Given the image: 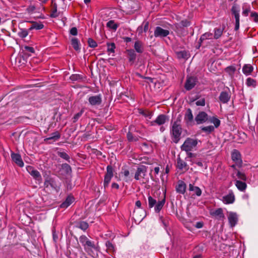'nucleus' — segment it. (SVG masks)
<instances>
[{
  "instance_id": "nucleus-21",
  "label": "nucleus",
  "mask_w": 258,
  "mask_h": 258,
  "mask_svg": "<svg viewBox=\"0 0 258 258\" xmlns=\"http://www.w3.org/2000/svg\"><path fill=\"white\" fill-rule=\"evenodd\" d=\"M176 167L180 170H184L187 171L188 169V166L187 163L182 160L180 157L177 159Z\"/></svg>"
},
{
  "instance_id": "nucleus-8",
  "label": "nucleus",
  "mask_w": 258,
  "mask_h": 258,
  "mask_svg": "<svg viewBox=\"0 0 258 258\" xmlns=\"http://www.w3.org/2000/svg\"><path fill=\"white\" fill-rule=\"evenodd\" d=\"M44 185L45 187L47 188L49 186L56 191H58L59 190V185L57 184L55 180L50 177H47L44 181Z\"/></svg>"
},
{
  "instance_id": "nucleus-5",
  "label": "nucleus",
  "mask_w": 258,
  "mask_h": 258,
  "mask_svg": "<svg viewBox=\"0 0 258 258\" xmlns=\"http://www.w3.org/2000/svg\"><path fill=\"white\" fill-rule=\"evenodd\" d=\"M147 171V167L145 165H140L137 167V170L135 173L134 178L136 180H140L142 178H144L146 175Z\"/></svg>"
},
{
  "instance_id": "nucleus-56",
  "label": "nucleus",
  "mask_w": 258,
  "mask_h": 258,
  "mask_svg": "<svg viewBox=\"0 0 258 258\" xmlns=\"http://www.w3.org/2000/svg\"><path fill=\"white\" fill-rule=\"evenodd\" d=\"M196 104L197 106H204L205 105V99L204 98H202L199 100H198L196 102Z\"/></svg>"
},
{
  "instance_id": "nucleus-28",
  "label": "nucleus",
  "mask_w": 258,
  "mask_h": 258,
  "mask_svg": "<svg viewBox=\"0 0 258 258\" xmlns=\"http://www.w3.org/2000/svg\"><path fill=\"white\" fill-rule=\"evenodd\" d=\"M71 44L74 49L78 52L81 50V44L79 39L77 38H73L71 39Z\"/></svg>"
},
{
  "instance_id": "nucleus-60",
  "label": "nucleus",
  "mask_w": 258,
  "mask_h": 258,
  "mask_svg": "<svg viewBox=\"0 0 258 258\" xmlns=\"http://www.w3.org/2000/svg\"><path fill=\"white\" fill-rule=\"evenodd\" d=\"M58 140V137L50 136V137L45 138L44 139V141L46 142V141H48L49 140H53V141H57Z\"/></svg>"
},
{
  "instance_id": "nucleus-24",
  "label": "nucleus",
  "mask_w": 258,
  "mask_h": 258,
  "mask_svg": "<svg viewBox=\"0 0 258 258\" xmlns=\"http://www.w3.org/2000/svg\"><path fill=\"white\" fill-rule=\"evenodd\" d=\"M74 198L72 196H69L66 200L60 205L61 208H67L70 206L74 201Z\"/></svg>"
},
{
  "instance_id": "nucleus-36",
  "label": "nucleus",
  "mask_w": 258,
  "mask_h": 258,
  "mask_svg": "<svg viewBox=\"0 0 258 258\" xmlns=\"http://www.w3.org/2000/svg\"><path fill=\"white\" fill-rule=\"evenodd\" d=\"M225 71L230 76H233L236 71V68L234 66H228L225 69Z\"/></svg>"
},
{
  "instance_id": "nucleus-12",
  "label": "nucleus",
  "mask_w": 258,
  "mask_h": 258,
  "mask_svg": "<svg viewBox=\"0 0 258 258\" xmlns=\"http://www.w3.org/2000/svg\"><path fill=\"white\" fill-rule=\"evenodd\" d=\"M88 101L92 106H98L102 103V96L101 94L92 96L89 97Z\"/></svg>"
},
{
  "instance_id": "nucleus-23",
  "label": "nucleus",
  "mask_w": 258,
  "mask_h": 258,
  "mask_svg": "<svg viewBox=\"0 0 258 258\" xmlns=\"http://www.w3.org/2000/svg\"><path fill=\"white\" fill-rule=\"evenodd\" d=\"M75 226L83 231H86L89 227V224L87 222L83 221H77L75 222Z\"/></svg>"
},
{
  "instance_id": "nucleus-25",
  "label": "nucleus",
  "mask_w": 258,
  "mask_h": 258,
  "mask_svg": "<svg viewBox=\"0 0 258 258\" xmlns=\"http://www.w3.org/2000/svg\"><path fill=\"white\" fill-rule=\"evenodd\" d=\"M134 48L136 51L139 53H142L144 51V46L143 43L139 40H137L135 42Z\"/></svg>"
},
{
  "instance_id": "nucleus-40",
  "label": "nucleus",
  "mask_w": 258,
  "mask_h": 258,
  "mask_svg": "<svg viewBox=\"0 0 258 258\" xmlns=\"http://www.w3.org/2000/svg\"><path fill=\"white\" fill-rule=\"evenodd\" d=\"M28 30L26 29H20V31L18 33V36L22 38H24L28 35Z\"/></svg>"
},
{
  "instance_id": "nucleus-9",
  "label": "nucleus",
  "mask_w": 258,
  "mask_h": 258,
  "mask_svg": "<svg viewBox=\"0 0 258 258\" xmlns=\"http://www.w3.org/2000/svg\"><path fill=\"white\" fill-rule=\"evenodd\" d=\"M221 200L224 204L229 205L233 204L235 200V195L233 191L232 190H229L228 194L223 196Z\"/></svg>"
},
{
  "instance_id": "nucleus-34",
  "label": "nucleus",
  "mask_w": 258,
  "mask_h": 258,
  "mask_svg": "<svg viewBox=\"0 0 258 258\" xmlns=\"http://www.w3.org/2000/svg\"><path fill=\"white\" fill-rule=\"evenodd\" d=\"M105 246L107 248V250H108L109 252L114 253L115 252V251H116L115 246L110 241L107 240L106 241Z\"/></svg>"
},
{
  "instance_id": "nucleus-3",
  "label": "nucleus",
  "mask_w": 258,
  "mask_h": 258,
  "mask_svg": "<svg viewBox=\"0 0 258 258\" xmlns=\"http://www.w3.org/2000/svg\"><path fill=\"white\" fill-rule=\"evenodd\" d=\"M79 240L86 252H88L91 249H96L95 242L90 240L86 236L81 235L79 237Z\"/></svg>"
},
{
  "instance_id": "nucleus-11",
  "label": "nucleus",
  "mask_w": 258,
  "mask_h": 258,
  "mask_svg": "<svg viewBox=\"0 0 258 258\" xmlns=\"http://www.w3.org/2000/svg\"><path fill=\"white\" fill-rule=\"evenodd\" d=\"M228 220L230 227H234L237 223L238 216L236 213L229 212L228 213Z\"/></svg>"
},
{
  "instance_id": "nucleus-32",
  "label": "nucleus",
  "mask_w": 258,
  "mask_h": 258,
  "mask_svg": "<svg viewBox=\"0 0 258 258\" xmlns=\"http://www.w3.org/2000/svg\"><path fill=\"white\" fill-rule=\"evenodd\" d=\"M165 203V199L164 198L161 201H159L155 205L154 210L155 212L159 213L163 207Z\"/></svg>"
},
{
  "instance_id": "nucleus-2",
  "label": "nucleus",
  "mask_w": 258,
  "mask_h": 258,
  "mask_svg": "<svg viewBox=\"0 0 258 258\" xmlns=\"http://www.w3.org/2000/svg\"><path fill=\"white\" fill-rule=\"evenodd\" d=\"M198 142L197 139L187 138L181 146V149L186 152L195 151L197 149Z\"/></svg>"
},
{
  "instance_id": "nucleus-42",
  "label": "nucleus",
  "mask_w": 258,
  "mask_h": 258,
  "mask_svg": "<svg viewBox=\"0 0 258 258\" xmlns=\"http://www.w3.org/2000/svg\"><path fill=\"white\" fill-rule=\"evenodd\" d=\"M223 33V29L221 28H215L214 29V38L216 39H218L221 37Z\"/></svg>"
},
{
  "instance_id": "nucleus-10",
  "label": "nucleus",
  "mask_w": 258,
  "mask_h": 258,
  "mask_svg": "<svg viewBox=\"0 0 258 258\" xmlns=\"http://www.w3.org/2000/svg\"><path fill=\"white\" fill-rule=\"evenodd\" d=\"M168 120V117L165 114L159 115L155 120L150 122V125L152 126L157 124L158 125H161L164 124Z\"/></svg>"
},
{
  "instance_id": "nucleus-41",
  "label": "nucleus",
  "mask_w": 258,
  "mask_h": 258,
  "mask_svg": "<svg viewBox=\"0 0 258 258\" xmlns=\"http://www.w3.org/2000/svg\"><path fill=\"white\" fill-rule=\"evenodd\" d=\"M209 121L214 124L215 127H218L220 124V120L217 117L213 116L209 118Z\"/></svg>"
},
{
  "instance_id": "nucleus-35",
  "label": "nucleus",
  "mask_w": 258,
  "mask_h": 258,
  "mask_svg": "<svg viewBox=\"0 0 258 258\" xmlns=\"http://www.w3.org/2000/svg\"><path fill=\"white\" fill-rule=\"evenodd\" d=\"M189 190L190 191H193L197 196H200L202 194L201 189L198 186H194L191 184L189 185Z\"/></svg>"
},
{
  "instance_id": "nucleus-20",
  "label": "nucleus",
  "mask_w": 258,
  "mask_h": 258,
  "mask_svg": "<svg viewBox=\"0 0 258 258\" xmlns=\"http://www.w3.org/2000/svg\"><path fill=\"white\" fill-rule=\"evenodd\" d=\"M213 38V34L211 32H206L201 35L199 41V45L197 46L198 48H199L202 45L204 40L207 39H211Z\"/></svg>"
},
{
  "instance_id": "nucleus-37",
  "label": "nucleus",
  "mask_w": 258,
  "mask_h": 258,
  "mask_svg": "<svg viewBox=\"0 0 258 258\" xmlns=\"http://www.w3.org/2000/svg\"><path fill=\"white\" fill-rule=\"evenodd\" d=\"M57 155L61 158L67 161L69 163H70V157L69 155L64 152L58 151L57 152Z\"/></svg>"
},
{
  "instance_id": "nucleus-7",
  "label": "nucleus",
  "mask_w": 258,
  "mask_h": 258,
  "mask_svg": "<svg viewBox=\"0 0 258 258\" xmlns=\"http://www.w3.org/2000/svg\"><path fill=\"white\" fill-rule=\"evenodd\" d=\"M198 82L197 77L193 76H187L185 82L184 88L187 90H191Z\"/></svg>"
},
{
  "instance_id": "nucleus-19",
  "label": "nucleus",
  "mask_w": 258,
  "mask_h": 258,
  "mask_svg": "<svg viewBox=\"0 0 258 258\" xmlns=\"http://www.w3.org/2000/svg\"><path fill=\"white\" fill-rule=\"evenodd\" d=\"M184 120L186 124H190L194 120V116L192 113V111L190 108H188L184 114Z\"/></svg>"
},
{
  "instance_id": "nucleus-13",
  "label": "nucleus",
  "mask_w": 258,
  "mask_h": 258,
  "mask_svg": "<svg viewBox=\"0 0 258 258\" xmlns=\"http://www.w3.org/2000/svg\"><path fill=\"white\" fill-rule=\"evenodd\" d=\"M169 34V31L162 28L158 26L155 28L154 31V36L155 37H165Z\"/></svg>"
},
{
  "instance_id": "nucleus-33",
  "label": "nucleus",
  "mask_w": 258,
  "mask_h": 258,
  "mask_svg": "<svg viewBox=\"0 0 258 258\" xmlns=\"http://www.w3.org/2000/svg\"><path fill=\"white\" fill-rule=\"evenodd\" d=\"M136 206L138 207V209L134 210L133 212V216L134 217L137 218L138 213L142 212L144 213V211L142 209H141V203L140 201H137L136 202Z\"/></svg>"
},
{
  "instance_id": "nucleus-54",
  "label": "nucleus",
  "mask_w": 258,
  "mask_h": 258,
  "mask_svg": "<svg viewBox=\"0 0 258 258\" xmlns=\"http://www.w3.org/2000/svg\"><path fill=\"white\" fill-rule=\"evenodd\" d=\"M59 15V13L57 12V9H52L51 13L50 14V17L51 18H56Z\"/></svg>"
},
{
  "instance_id": "nucleus-53",
  "label": "nucleus",
  "mask_w": 258,
  "mask_h": 258,
  "mask_svg": "<svg viewBox=\"0 0 258 258\" xmlns=\"http://www.w3.org/2000/svg\"><path fill=\"white\" fill-rule=\"evenodd\" d=\"M112 178L107 177V176H104V187L105 188L108 187V184L111 180Z\"/></svg>"
},
{
  "instance_id": "nucleus-51",
  "label": "nucleus",
  "mask_w": 258,
  "mask_h": 258,
  "mask_svg": "<svg viewBox=\"0 0 258 258\" xmlns=\"http://www.w3.org/2000/svg\"><path fill=\"white\" fill-rule=\"evenodd\" d=\"M236 175L239 179H241L243 181H246L247 179V177L245 174L244 173H242L239 171L237 172Z\"/></svg>"
},
{
  "instance_id": "nucleus-15",
  "label": "nucleus",
  "mask_w": 258,
  "mask_h": 258,
  "mask_svg": "<svg viewBox=\"0 0 258 258\" xmlns=\"http://www.w3.org/2000/svg\"><path fill=\"white\" fill-rule=\"evenodd\" d=\"M11 157L12 161L15 162L18 166L20 167L24 166V162L22 160L21 155L19 154L12 152L11 154Z\"/></svg>"
},
{
  "instance_id": "nucleus-59",
  "label": "nucleus",
  "mask_w": 258,
  "mask_h": 258,
  "mask_svg": "<svg viewBox=\"0 0 258 258\" xmlns=\"http://www.w3.org/2000/svg\"><path fill=\"white\" fill-rule=\"evenodd\" d=\"M137 76H139V77L141 78H143V79H146L151 82H153V79L151 77H144L143 76H142L139 73H137Z\"/></svg>"
},
{
  "instance_id": "nucleus-26",
  "label": "nucleus",
  "mask_w": 258,
  "mask_h": 258,
  "mask_svg": "<svg viewBox=\"0 0 258 258\" xmlns=\"http://www.w3.org/2000/svg\"><path fill=\"white\" fill-rule=\"evenodd\" d=\"M70 79L73 82H82L85 81L86 77L80 74H73L70 76Z\"/></svg>"
},
{
  "instance_id": "nucleus-30",
  "label": "nucleus",
  "mask_w": 258,
  "mask_h": 258,
  "mask_svg": "<svg viewBox=\"0 0 258 258\" xmlns=\"http://www.w3.org/2000/svg\"><path fill=\"white\" fill-rule=\"evenodd\" d=\"M32 23L31 26L29 28V30H32L33 29L40 30L43 28L44 25L41 22H30Z\"/></svg>"
},
{
  "instance_id": "nucleus-47",
  "label": "nucleus",
  "mask_w": 258,
  "mask_h": 258,
  "mask_svg": "<svg viewBox=\"0 0 258 258\" xmlns=\"http://www.w3.org/2000/svg\"><path fill=\"white\" fill-rule=\"evenodd\" d=\"M107 51L111 53L114 52V50L115 48V45L114 43H108L107 44Z\"/></svg>"
},
{
  "instance_id": "nucleus-49",
  "label": "nucleus",
  "mask_w": 258,
  "mask_h": 258,
  "mask_svg": "<svg viewBox=\"0 0 258 258\" xmlns=\"http://www.w3.org/2000/svg\"><path fill=\"white\" fill-rule=\"evenodd\" d=\"M61 167H62V169L63 170H64L66 172V173H69L71 172V171H72L71 167L68 164H67V163L62 164L61 165Z\"/></svg>"
},
{
  "instance_id": "nucleus-1",
  "label": "nucleus",
  "mask_w": 258,
  "mask_h": 258,
  "mask_svg": "<svg viewBox=\"0 0 258 258\" xmlns=\"http://www.w3.org/2000/svg\"><path fill=\"white\" fill-rule=\"evenodd\" d=\"M180 122L181 116H179L177 117L176 120L173 122L171 130L172 140L175 143H177L178 142L182 133V128Z\"/></svg>"
},
{
  "instance_id": "nucleus-44",
  "label": "nucleus",
  "mask_w": 258,
  "mask_h": 258,
  "mask_svg": "<svg viewBox=\"0 0 258 258\" xmlns=\"http://www.w3.org/2000/svg\"><path fill=\"white\" fill-rule=\"evenodd\" d=\"M106 169L107 171L105 176L112 178L113 175L112 167L111 165H108Z\"/></svg>"
},
{
  "instance_id": "nucleus-62",
  "label": "nucleus",
  "mask_w": 258,
  "mask_h": 258,
  "mask_svg": "<svg viewBox=\"0 0 258 258\" xmlns=\"http://www.w3.org/2000/svg\"><path fill=\"white\" fill-rule=\"evenodd\" d=\"M127 138L129 141H134V137L132 134L128 133L127 134Z\"/></svg>"
},
{
  "instance_id": "nucleus-55",
  "label": "nucleus",
  "mask_w": 258,
  "mask_h": 258,
  "mask_svg": "<svg viewBox=\"0 0 258 258\" xmlns=\"http://www.w3.org/2000/svg\"><path fill=\"white\" fill-rule=\"evenodd\" d=\"M23 50L27 51L28 52H29L30 53H34V49L33 47L28 46H24L23 47Z\"/></svg>"
},
{
  "instance_id": "nucleus-16",
  "label": "nucleus",
  "mask_w": 258,
  "mask_h": 258,
  "mask_svg": "<svg viewBox=\"0 0 258 258\" xmlns=\"http://www.w3.org/2000/svg\"><path fill=\"white\" fill-rule=\"evenodd\" d=\"M231 158L232 160L235 162L237 166H241L242 164V160L240 152L237 150H234L231 154Z\"/></svg>"
},
{
  "instance_id": "nucleus-64",
  "label": "nucleus",
  "mask_w": 258,
  "mask_h": 258,
  "mask_svg": "<svg viewBox=\"0 0 258 258\" xmlns=\"http://www.w3.org/2000/svg\"><path fill=\"white\" fill-rule=\"evenodd\" d=\"M50 136H56L58 137V139H59L60 138V134L58 131H56L55 132L52 133Z\"/></svg>"
},
{
  "instance_id": "nucleus-18",
  "label": "nucleus",
  "mask_w": 258,
  "mask_h": 258,
  "mask_svg": "<svg viewBox=\"0 0 258 258\" xmlns=\"http://www.w3.org/2000/svg\"><path fill=\"white\" fill-rule=\"evenodd\" d=\"M210 215L219 220L224 218L223 210L221 208H218L214 211H211Z\"/></svg>"
},
{
  "instance_id": "nucleus-58",
  "label": "nucleus",
  "mask_w": 258,
  "mask_h": 258,
  "mask_svg": "<svg viewBox=\"0 0 258 258\" xmlns=\"http://www.w3.org/2000/svg\"><path fill=\"white\" fill-rule=\"evenodd\" d=\"M70 33L73 35L76 36L78 34V30L76 27H73L70 29Z\"/></svg>"
},
{
  "instance_id": "nucleus-22",
  "label": "nucleus",
  "mask_w": 258,
  "mask_h": 258,
  "mask_svg": "<svg viewBox=\"0 0 258 258\" xmlns=\"http://www.w3.org/2000/svg\"><path fill=\"white\" fill-rule=\"evenodd\" d=\"M186 187V186L185 182L182 180H179L176 187V190L178 193L184 194L185 192Z\"/></svg>"
},
{
  "instance_id": "nucleus-50",
  "label": "nucleus",
  "mask_w": 258,
  "mask_h": 258,
  "mask_svg": "<svg viewBox=\"0 0 258 258\" xmlns=\"http://www.w3.org/2000/svg\"><path fill=\"white\" fill-rule=\"evenodd\" d=\"M84 110L83 109H82L78 113H76L73 118V122H76L78 119L82 115Z\"/></svg>"
},
{
  "instance_id": "nucleus-45",
  "label": "nucleus",
  "mask_w": 258,
  "mask_h": 258,
  "mask_svg": "<svg viewBox=\"0 0 258 258\" xmlns=\"http://www.w3.org/2000/svg\"><path fill=\"white\" fill-rule=\"evenodd\" d=\"M148 203H149V207L151 208L155 207V205L157 204V201L156 200L153 199L152 197L149 196L148 197Z\"/></svg>"
},
{
  "instance_id": "nucleus-46",
  "label": "nucleus",
  "mask_w": 258,
  "mask_h": 258,
  "mask_svg": "<svg viewBox=\"0 0 258 258\" xmlns=\"http://www.w3.org/2000/svg\"><path fill=\"white\" fill-rule=\"evenodd\" d=\"M201 130L207 133H211L214 130V127L212 125H209L207 126H204L202 127Z\"/></svg>"
},
{
  "instance_id": "nucleus-38",
  "label": "nucleus",
  "mask_w": 258,
  "mask_h": 258,
  "mask_svg": "<svg viewBox=\"0 0 258 258\" xmlns=\"http://www.w3.org/2000/svg\"><path fill=\"white\" fill-rule=\"evenodd\" d=\"M106 26L111 29L116 30L118 27V25L113 20H110L107 23Z\"/></svg>"
},
{
  "instance_id": "nucleus-52",
  "label": "nucleus",
  "mask_w": 258,
  "mask_h": 258,
  "mask_svg": "<svg viewBox=\"0 0 258 258\" xmlns=\"http://www.w3.org/2000/svg\"><path fill=\"white\" fill-rule=\"evenodd\" d=\"M177 56L179 58H186L187 57V53L184 51H181L177 52Z\"/></svg>"
},
{
  "instance_id": "nucleus-57",
  "label": "nucleus",
  "mask_w": 258,
  "mask_h": 258,
  "mask_svg": "<svg viewBox=\"0 0 258 258\" xmlns=\"http://www.w3.org/2000/svg\"><path fill=\"white\" fill-rule=\"evenodd\" d=\"M250 16L253 19L255 22H258V14L256 12H252Z\"/></svg>"
},
{
  "instance_id": "nucleus-27",
  "label": "nucleus",
  "mask_w": 258,
  "mask_h": 258,
  "mask_svg": "<svg viewBox=\"0 0 258 258\" xmlns=\"http://www.w3.org/2000/svg\"><path fill=\"white\" fill-rule=\"evenodd\" d=\"M128 61L132 63H134L137 56L135 51L132 49H127L126 50Z\"/></svg>"
},
{
  "instance_id": "nucleus-39",
  "label": "nucleus",
  "mask_w": 258,
  "mask_h": 258,
  "mask_svg": "<svg viewBox=\"0 0 258 258\" xmlns=\"http://www.w3.org/2000/svg\"><path fill=\"white\" fill-rule=\"evenodd\" d=\"M242 15L245 16H247L250 11V7L247 4H244L242 5Z\"/></svg>"
},
{
  "instance_id": "nucleus-43",
  "label": "nucleus",
  "mask_w": 258,
  "mask_h": 258,
  "mask_svg": "<svg viewBox=\"0 0 258 258\" xmlns=\"http://www.w3.org/2000/svg\"><path fill=\"white\" fill-rule=\"evenodd\" d=\"M246 84L248 87H255L256 86V81L251 78H248L246 79Z\"/></svg>"
},
{
  "instance_id": "nucleus-14",
  "label": "nucleus",
  "mask_w": 258,
  "mask_h": 258,
  "mask_svg": "<svg viewBox=\"0 0 258 258\" xmlns=\"http://www.w3.org/2000/svg\"><path fill=\"white\" fill-rule=\"evenodd\" d=\"M208 120V114L204 111L200 112L195 117V120L198 124L203 123Z\"/></svg>"
},
{
  "instance_id": "nucleus-6",
  "label": "nucleus",
  "mask_w": 258,
  "mask_h": 258,
  "mask_svg": "<svg viewBox=\"0 0 258 258\" xmlns=\"http://www.w3.org/2000/svg\"><path fill=\"white\" fill-rule=\"evenodd\" d=\"M27 171L28 173L33 177V178L37 180L39 183L42 182V177L40 172L31 166H28L26 167Z\"/></svg>"
},
{
  "instance_id": "nucleus-48",
  "label": "nucleus",
  "mask_w": 258,
  "mask_h": 258,
  "mask_svg": "<svg viewBox=\"0 0 258 258\" xmlns=\"http://www.w3.org/2000/svg\"><path fill=\"white\" fill-rule=\"evenodd\" d=\"M88 43L89 46L91 48H95L97 46V42L91 38L88 39Z\"/></svg>"
},
{
  "instance_id": "nucleus-29",
  "label": "nucleus",
  "mask_w": 258,
  "mask_h": 258,
  "mask_svg": "<svg viewBox=\"0 0 258 258\" xmlns=\"http://www.w3.org/2000/svg\"><path fill=\"white\" fill-rule=\"evenodd\" d=\"M235 185L237 189L241 191H244L247 187V185L245 182L238 180H236L235 181Z\"/></svg>"
},
{
  "instance_id": "nucleus-63",
  "label": "nucleus",
  "mask_w": 258,
  "mask_h": 258,
  "mask_svg": "<svg viewBox=\"0 0 258 258\" xmlns=\"http://www.w3.org/2000/svg\"><path fill=\"white\" fill-rule=\"evenodd\" d=\"M122 173L123 174L125 178H127L129 176V175H130V172L127 169H125V170H123L122 172Z\"/></svg>"
},
{
  "instance_id": "nucleus-31",
  "label": "nucleus",
  "mask_w": 258,
  "mask_h": 258,
  "mask_svg": "<svg viewBox=\"0 0 258 258\" xmlns=\"http://www.w3.org/2000/svg\"><path fill=\"white\" fill-rule=\"evenodd\" d=\"M253 70V67L250 64H244L242 68L243 73L246 75H249Z\"/></svg>"
},
{
  "instance_id": "nucleus-17",
  "label": "nucleus",
  "mask_w": 258,
  "mask_h": 258,
  "mask_svg": "<svg viewBox=\"0 0 258 258\" xmlns=\"http://www.w3.org/2000/svg\"><path fill=\"white\" fill-rule=\"evenodd\" d=\"M230 98L231 94L229 91H222L219 97L220 102L224 104L227 103L229 101Z\"/></svg>"
},
{
  "instance_id": "nucleus-61",
  "label": "nucleus",
  "mask_w": 258,
  "mask_h": 258,
  "mask_svg": "<svg viewBox=\"0 0 258 258\" xmlns=\"http://www.w3.org/2000/svg\"><path fill=\"white\" fill-rule=\"evenodd\" d=\"M192 163H193V164H196L198 166H200L201 167H203V164L201 161H193Z\"/></svg>"
},
{
  "instance_id": "nucleus-4",
  "label": "nucleus",
  "mask_w": 258,
  "mask_h": 258,
  "mask_svg": "<svg viewBox=\"0 0 258 258\" xmlns=\"http://www.w3.org/2000/svg\"><path fill=\"white\" fill-rule=\"evenodd\" d=\"M240 8L239 6L234 4L231 8V13L234 15L235 19V30H238L239 28V22H240V15H239Z\"/></svg>"
}]
</instances>
